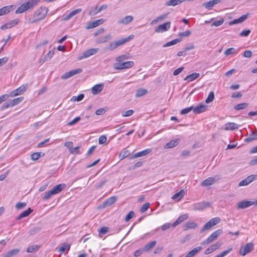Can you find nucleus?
I'll return each mask as SVG.
<instances>
[{
    "label": "nucleus",
    "instance_id": "nucleus-1",
    "mask_svg": "<svg viewBox=\"0 0 257 257\" xmlns=\"http://www.w3.org/2000/svg\"><path fill=\"white\" fill-rule=\"evenodd\" d=\"M23 100L24 97L23 96L19 97L13 99H10L8 101L3 103L1 109L3 110L5 109L15 106L20 103Z\"/></svg>",
    "mask_w": 257,
    "mask_h": 257
},
{
    "label": "nucleus",
    "instance_id": "nucleus-2",
    "mask_svg": "<svg viewBox=\"0 0 257 257\" xmlns=\"http://www.w3.org/2000/svg\"><path fill=\"white\" fill-rule=\"evenodd\" d=\"M47 12V9L45 8H41L40 9H38L35 14L36 18L34 19L30 18V23H34L39 21L42 20L45 17Z\"/></svg>",
    "mask_w": 257,
    "mask_h": 257
},
{
    "label": "nucleus",
    "instance_id": "nucleus-3",
    "mask_svg": "<svg viewBox=\"0 0 257 257\" xmlns=\"http://www.w3.org/2000/svg\"><path fill=\"white\" fill-rule=\"evenodd\" d=\"M253 248L254 244L252 243H247L240 247L239 250V254L242 256H244L246 254L252 251Z\"/></svg>",
    "mask_w": 257,
    "mask_h": 257
},
{
    "label": "nucleus",
    "instance_id": "nucleus-4",
    "mask_svg": "<svg viewBox=\"0 0 257 257\" xmlns=\"http://www.w3.org/2000/svg\"><path fill=\"white\" fill-rule=\"evenodd\" d=\"M28 88V85H22L19 88L15 89L10 92V97H13L19 95L23 94Z\"/></svg>",
    "mask_w": 257,
    "mask_h": 257
},
{
    "label": "nucleus",
    "instance_id": "nucleus-5",
    "mask_svg": "<svg viewBox=\"0 0 257 257\" xmlns=\"http://www.w3.org/2000/svg\"><path fill=\"white\" fill-rule=\"evenodd\" d=\"M257 179V175H251L247 177L245 179L241 181L239 184L238 186H247L251 183L253 181H255Z\"/></svg>",
    "mask_w": 257,
    "mask_h": 257
},
{
    "label": "nucleus",
    "instance_id": "nucleus-6",
    "mask_svg": "<svg viewBox=\"0 0 257 257\" xmlns=\"http://www.w3.org/2000/svg\"><path fill=\"white\" fill-rule=\"evenodd\" d=\"M210 206L209 202H200L193 205V209L196 211H201Z\"/></svg>",
    "mask_w": 257,
    "mask_h": 257
},
{
    "label": "nucleus",
    "instance_id": "nucleus-7",
    "mask_svg": "<svg viewBox=\"0 0 257 257\" xmlns=\"http://www.w3.org/2000/svg\"><path fill=\"white\" fill-rule=\"evenodd\" d=\"M65 187V185L64 184H60L55 186L51 190H49L47 192L50 196L52 197V196L60 193L61 191L63 190Z\"/></svg>",
    "mask_w": 257,
    "mask_h": 257
},
{
    "label": "nucleus",
    "instance_id": "nucleus-8",
    "mask_svg": "<svg viewBox=\"0 0 257 257\" xmlns=\"http://www.w3.org/2000/svg\"><path fill=\"white\" fill-rule=\"evenodd\" d=\"M98 50V48H91L89 50H87L83 53L82 56H79L78 58V59L79 60H81L84 58H88L92 55L95 54Z\"/></svg>",
    "mask_w": 257,
    "mask_h": 257
},
{
    "label": "nucleus",
    "instance_id": "nucleus-9",
    "mask_svg": "<svg viewBox=\"0 0 257 257\" xmlns=\"http://www.w3.org/2000/svg\"><path fill=\"white\" fill-rule=\"evenodd\" d=\"M82 71V70L80 68L72 70L70 71L65 72L61 76V78L62 79L65 80L74 76L75 74L81 73Z\"/></svg>",
    "mask_w": 257,
    "mask_h": 257
},
{
    "label": "nucleus",
    "instance_id": "nucleus-10",
    "mask_svg": "<svg viewBox=\"0 0 257 257\" xmlns=\"http://www.w3.org/2000/svg\"><path fill=\"white\" fill-rule=\"evenodd\" d=\"M19 22V19H14L11 20L4 25L1 26V29L2 30H5L11 28L13 27L18 25Z\"/></svg>",
    "mask_w": 257,
    "mask_h": 257
},
{
    "label": "nucleus",
    "instance_id": "nucleus-11",
    "mask_svg": "<svg viewBox=\"0 0 257 257\" xmlns=\"http://www.w3.org/2000/svg\"><path fill=\"white\" fill-rule=\"evenodd\" d=\"M171 23L167 22L166 23L160 25L155 30L156 32L163 33L168 31L170 28Z\"/></svg>",
    "mask_w": 257,
    "mask_h": 257
},
{
    "label": "nucleus",
    "instance_id": "nucleus-12",
    "mask_svg": "<svg viewBox=\"0 0 257 257\" xmlns=\"http://www.w3.org/2000/svg\"><path fill=\"white\" fill-rule=\"evenodd\" d=\"M122 45H123V43L121 39H119L111 42L109 45L106 47V49L108 51H112Z\"/></svg>",
    "mask_w": 257,
    "mask_h": 257
},
{
    "label": "nucleus",
    "instance_id": "nucleus-13",
    "mask_svg": "<svg viewBox=\"0 0 257 257\" xmlns=\"http://www.w3.org/2000/svg\"><path fill=\"white\" fill-rule=\"evenodd\" d=\"M254 205L253 201L243 200L237 203L238 209H245Z\"/></svg>",
    "mask_w": 257,
    "mask_h": 257
},
{
    "label": "nucleus",
    "instance_id": "nucleus-14",
    "mask_svg": "<svg viewBox=\"0 0 257 257\" xmlns=\"http://www.w3.org/2000/svg\"><path fill=\"white\" fill-rule=\"evenodd\" d=\"M104 22V20L103 19H100L95 21L90 22L87 24V26L86 27V29H90L94 28H95L100 25L102 24Z\"/></svg>",
    "mask_w": 257,
    "mask_h": 257
},
{
    "label": "nucleus",
    "instance_id": "nucleus-15",
    "mask_svg": "<svg viewBox=\"0 0 257 257\" xmlns=\"http://www.w3.org/2000/svg\"><path fill=\"white\" fill-rule=\"evenodd\" d=\"M221 246V243L217 242L212 245L209 246L205 251L204 253L205 254H209L214 251H215L216 249H218Z\"/></svg>",
    "mask_w": 257,
    "mask_h": 257
},
{
    "label": "nucleus",
    "instance_id": "nucleus-16",
    "mask_svg": "<svg viewBox=\"0 0 257 257\" xmlns=\"http://www.w3.org/2000/svg\"><path fill=\"white\" fill-rule=\"evenodd\" d=\"M117 200V197L113 196L108 198L105 200L104 202H103V204L101 205V207H106L114 203Z\"/></svg>",
    "mask_w": 257,
    "mask_h": 257
},
{
    "label": "nucleus",
    "instance_id": "nucleus-17",
    "mask_svg": "<svg viewBox=\"0 0 257 257\" xmlns=\"http://www.w3.org/2000/svg\"><path fill=\"white\" fill-rule=\"evenodd\" d=\"M152 151L151 149H146L142 151L137 152L133 155L132 157H131V159H135L137 158H139L142 156H145L149 154Z\"/></svg>",
    "mask_w": 257,
    "mask_h": 257
},
{
    "label": "nucleus",
    "instance_id": "nucleus-18",
    "mask_svg": "<svg viewBox=\"0 0 257 257\" xmlns=\"http://www.w3.org/2000/svg\"><path fill=\"white\" fill-rule=\"evenodd\" d=\"M103 87V83L96 84L91 88V93L94 95L97 94L102 90Z\"/></svg>",
    "mask_w": 257,
    "mask_h": 257
},
{
    "label": "nucleus",
    "instance_id": "nucleus-19",
    "mask_svg": "<svg viewBox=\"0 0 257 257\" xmlns=\"http://www.w3.org/2000/svg\"><path fill=\"white\" fill-rule=\"evenodd\" d=\"M207 108V106L205 104H200L195 107H193V111L195 114H199L205 112Z\"/></svg>",
    "mask_w": 257,
    "mask_h": 257
},
{
    "label": "nucleus",
    "instance_id": "nucleus-20",
    "mask_svg": "<svg viewBox=\"0 0 257 257\" xmlns=\"http://www.w3.org/2000/svg\"><path fill=\"white\" fill-rule=\"evenodd\" d=\"M180 141V139H175L174 140H172L171 141H170L169 143H167L164 146V149H171L173 148H174L175 147L177 146L178 144L179 143Z\"/></svg>",
    "mask_w": 257,
    "mask_h": 257
},
{
    "label": "nucleus",
    "instance_id": "nucleus-21",
    "mask_svg": "<svg viewBox=\"0 0 257 257\" xmlns=\"http://www.w3.org/2000/svg\"><path fill=\"white\" fill-rule=\"evenodd\" d=\"M248 15H249L248 14L243 15L241 16L240 17H239V18L234 19L232 21L230 22L229 23V25L230 26H231V25L237 24L238 23H241L244 22L245 20H246L248 18Z\"/></svg>",
    "mask_w": 257,
    "mask_h": 257
},
{
    "label": "nucleus",
    "instance_id": "nucleus-22",
    "mask_svg": "<svg viewBox=\"0 0 257 257\" xmlns=\"http://www.w3.org/2000/svg\"><path fill=\"white\" fill-rule=\"evenodd\" d=\"M222 230L221 229H218L213 232L210 235L207 237V241L210 242H213L221 234Z\"/></svg>",
    "mask_w": 257,
    "mask_h": 257
},
{
    "label": "nucleus",
    "instance_id": "nucleus-23",
    "mask_svg": "<svg viewBox=\"0 0 257 257\" xmlns=\"http://www.w3.org/2000/svg\"><path fill=\"white\" fill-rule=\"evenodd\" d=\"M82 11L81 9H77L72 12H71L69 14L65 16L63 18V20L64 21H68L72 17L74 16L75 15L80 13Z\"/></svg>",
    "mask_w": 257,
    "mask_h": 257
},
{
    "label": "nucleus",
    "instance_id": "nucleus-24",
    "mask_svg": "<svg viewBox=\"0 0 257 257\" xmlns=\"http://www.w3.org/2000/svg\"><path fill=\"white\" fill-rule=\"evenodd\" d=\"M239 125L234 122H228L225 124L224 130H235L238 128Z\"/></svg>",
    "mask_w": 257,
    "mask_h": 257
},
{
    "label": "nucleus",
    "instance_id": "nucleus-25",
    "mask_svg": "<svg viewBox=\"0 0 257 257\" xmlns=\"http://www.w3.org/2000/svg\"><path fill=\"white\" fill-rule=\"evenodd\" d=\"M202 249V247L201 246H198L194 248H193L192 250L190 251L184 257H193L198 252H199Z\"/></svg>",
    "mask_w": 257,
    "mask_h": 257
},
{
    "label": "nucleus",
    "instance_id": "nucleus-26",
    "mask_svg": "<svg viewBox=\"0 0 257 257\" xmlns=\"http://www.w3.org/2000/svg\"><path fill=\"white\" fill-rule=\"evenodd\" d=\"M133 20V17L132 16H127L121 19L118 21L119 24L127 25L130 22H132Z\"/></svg>",
    "mask_w": 257,
    "mask_h": 257
},
{
    "label": "nucleus",
    "instance_id": "nucleus-27",
    "mask_svg": "<svg viewBox=\"0 0 257 257\" xmlns=\"http://www.w3.org/2000/svg\"><path fill=\"white\" fill-rule=\"evenodd\" d=\"M111 35L107 34L106 36H105L104 37H101L98 38L96 40V43L97 44L104 43L106 42L109 40L111 39Z\"/></svg>",
    "mask_w": 257,
    "mask_h": 257
},
{
    "label": "nucleus",
    "instance_id": "nucleus-28",
    "mask_svg": "<svg viewBox=\"0 0 257 257\" xmlns=\"http://www.w3.org/2000/svg\"><path fill=\"white\" fill-rule=\"evenodd\" d=\"M13 10V6H7L0 9V16L8 14Z\"/></svg>",
    "mask_w": 257,
    "mask_h": 257
},
{
    "label": "nucleus",
    "instance_id": "nucleus-29",
    "mask_svg": "<svg viewBox=\"0 0 257 257\" xmlns=\"http://www.w3.org/2000/svg\"><path fill=\"white\" fill-rule=\"evenodd\" d=\"M20 252V249L16 248L8 251L5 254H3V257H12L16 255Z\"/></svg>",
    "mask_w": 257,
    "mask_h": 257
},
{
    "label": "nucleus",
    "instance_id": "nucleus-30",
    "mask_svg": "<svg viewBox=\"0 0 257 257\" xmlns=\"http://www.w3.org/2000/svg\"><path fill=\"white\" fill-rule=\"evenodd\" d=\"M215 182V179L212 177H209L201 182L202 186H208L212 185Z\"/></svg>",
    "mask_w": 257,
    "mask_h": 257
},
{
    "label": "nucleus",
    "instance_id": "nucleus-31",
    "mask_svg": "<svg viewBox=\"0 0 257 257\" xmlns=\"http://www.w3.org/2000/svg\"><path fill=\"white\" fill-rule=\"evenodd\" d=\"M188 217V214L186 213L180 215L178 219L172 225H178L182 223L184 220L187 219Z\"/></svg>",
    "mask_w": 257,
    "mask_h": 257
},
{
    "label": "nucleus",
    "instance_id": "nucleus-32",
    "mask_svg": "<svg viewBox=\"0 0 257 257\" xmlns=\"http://www.w3.org/2000/svg\"><path fill=\"white\" fill-rule=\"evenodd\" d=\"M199 76V74L197 73H193L191 74L187 75L184 80L187 81L188 82L192 81L197 79Z\"/></svg>",
    "mask_w": 257,
    "mask_h": 257
},
{
    "label": "nucleus",
    "instance_id": "nucleus-33",
    "mask_svg": "<svg viewBox=\"0 0 257 257\" xmlns=\"http://www.w3.org/2000/svg\"><path fill=\"white\" fill-rule=\"evenodd\" d=\"M185 0H170L166 3V6H175L180 4Z\"/></svg>",
    "mask_w": 257,
    "mask_h": 257
},
{
    "label": "nucleus",
    "instance_id": "nucleus-34",
    "mask_svg": "<svg viewBox=\"0 0 257 257\" xmlns=\"http://www.w3.org/2000/svg\"><path fill=\"white\" fill-rule=\"evenodd\" d=\"M238 49H235V48H230L227 49L224 51V54L225 56H228L231 54H236L239 52Z\"/></svg>",
    "mask_w": 257,
    "mask_h": 257
},
{
    "label": "nucleus",
    "instance_id": "nucleus-35",
    "mask_svg": "<svg viewBox=\"0 0 257 257\" xmlns=\"http://www.w3.org/2000/svg\"><path fill=\"white\" fill-rule=\"evenodd\" d=\"M184 194V192L183 190H181L179 192L175 194L172 196V199L173 200H176L177 201L180 200L182 197H183Z\"/></svg>",
    "mask_w": 257,
    "mask_h": 257
},
{
    "label": "nucleus",
    "instance_id": "nucleus-36",
    "mask_svg": "<svg viewBox=\"0 0 257 257\" xmlns=\"http://www.w3.org/2000/svg\"><path fill=\"white\" fill-rule=\"evenodd\" d=\"M33 210L30 208H28L27 210L23 211L19 216L17 217V219L19 220L22 218L28 216L31 212H32Z\"/></svg>",
    "mask_w": 257,
    "mask_h": 257
},
{
    "label": "nucleus",
    "instance_id": "nucleus-37",
    "mask_svg": "<svg viewBox=\"0 0 257 257\" xmlns=\"http://www.w3.org/2000/svg\"><path fill=\"white\" fill-rule=\"evenodd\" d=\"M148 93V90L144 88H139L137 90L135 96L136 97H141Z\"/></svg>",
    "mask_w": 257,
    "mask_h": 257
},
{
    "label": "nucleus",
    "instance_id": "nucleus-38",
    "mask_svg": "<svg viewBox=\"0 0 257 257\" xmlns=\"http://www.w3.org/2000/svg\"><path fill=\"white\" fill-rule=\"evenodd\" d=\"M29 9V6H27L26 4L25 3L24 4H22L16 10V14H21L26 10Z\"/></svg>",
    "mask_w": 257,
    "mask_h": 257
},
{
    "label": "nucleus",
    "instance_id": "nucleus-39",
    "mask_svg": "<svg viewBox=\"0 0 257 257\" xmlns=\"http://www.w3.org/2000/svg\"><path fill=\"white\" fill-rule=\"evenodd\" d=\"M156 241H152L147 244L145 245V246L143 248V250L144 251H147L149 250H150L151 248H153L156 244Z\"/></svg>",
    "mask_w": 257,
    "mask_h": 257
},
{
    "label": "nucleus",
    "instance_id": "nucleus-40",
    "mask_svg": "<svg viewBox=\"0 0 257 257\" xmlns=\"http://www.w3.org/2000/svg\"><path fill=\"white\" fill-rule=\"evenodd\" d=\"M220 219L219 217H215L211 219L207 222L205 223L204 225H216L220 223Z\"/></svg>",
    "mask_w": 257,
    "mask_h": 257
},
{
    "label": "nucleus",
    "instance_id": "nucleus-41",
    "mask_svg": "<svg viewBox=\"0 0 257 257\" xmlns=\"http://www.w3.org/2000/svg\"><path fill=\"white\" fill-rule=\"evenodd\" d=\"M40 248V246L38 245H36V244H34V245H32L30 246H29L27 249V252H35L36 251H37Z\"/></svg>",
    "mask_w": 257,
    "mask_h": 257
},
{
    "label": "nucleus",
    "instance_id": "nucleus-42",
    "mask_svg": "<svg viewBox=\"0 0 257 257\" xmlns=\"http://www.w3.org/2000/svg\"><path fill=\"white\" fill-rule=\"evenodd\" d=\"M108 231V227L103 226L98 229L99 236L102 237L103 235L105 234Z\"/></svg>",
    "mask_w": 257,
    "mask_h": 257
},
{
    "label": "nucleus",
    "instance_id": "nucleus-43",
    "mask_svg": "<svg viewBox=\"0 0 257 257\" xmlns=\"http://www.w3.org/2000/svg\"><path fill=\"white\" fill-rule=\"evenodd\" d=\"M45 154L42 152H36L32 154L31 156V159L32 160H37L41 156H44Z\"/></svg>",
    "mask_w": 257,
    "mask_h": 257
},
{
    "label": "nucleus",
    "instance_id": "nucleus-44",
    "mask_svg": "<svg viewBox=\"0 0 257 257\" xmlns=\"http://www.w3.org/2000/svg\"><path fill=\"white\" fill-rule=\"evenodd\" d=\"M248 104L247 103H242L235 105L234 106V108L235 110H239L246 108L248 106Z\"/></svg>",
    "mask_w": 257,
    "mask_h": 257
},
{
    "label": "nucleus",
    "instance_id": "nucleus-45",
    "mask_svg": "<svg viewBox=\"0 0 257 257\" xmlns=\"http://www.w3.org/2000/svg\"><path fill=\"white\" fill-rule=\"evenodd\" d=\"M180 41V39H174L173 40H172V41H171L170 42H168L165 43V44H164L163 45V47H170L171 46H172V45L176 44L177 43H178Z\"/></svg>",
    "mask_w": 257,
    "mask_h": 257
},
{
    "label": "nucleus",
    "instance_id": "nucleus-46",
    "mask_svg": "<svg viewBox=\"0 0 257 257\" xmlns=\"http://www.w3.org/2000/svg\"><path fill=\"white\" fill-rule=\"evenodd\" d=\"M130 154V151L127 150H124L122 152H121L118 156V158L120 160H122L126 157H127Z\"/></svg>",
    "mask_w": 257,
    "mask_h": 257
},
{
    "label": "nucleus",
    "instance_id": "nucleus-47",
    "mask_svg": "<svg viewBox=\"0 0 257 257\" xmlns=\"http://www.w3.org/2000/svg\"><path fill=\"white\" fill-rule=\"evenodd\" d=\"M39 2V0H29L26 4L29 6V9H30L36 6Z\"/></svg>",
    "mask_w": 257,
    "mask_h": 257
},
{
    "label": "nucleus",
    "instance_id": "nucleus-48",
    "mask_svg": "<svg viewBox=\"0 0 257 257\" xmlns=\"http://www.w3.org/2000/svg\"><path fill=\"white\" fill-rule=\"evenodd\" d=\"M70 248V244L69 243H64L62 246H61L59 251L61 252H63L65 251H68Z\"/></svg>",
    "mask_w": 257,
    "mask_h": 257
},
{
    "label": "nucleus",
    "instance_id": "nucleus-49",
    "mask_svg": "<svg viewBox=\"0 0 257 257\" xmlns=\"http://www.w3.org/2000/svg\"><path fill=\"white\" fill-rule=\"evenodd\" d=\"M129 58V54H124L116 58L115 60L118 62H121Z\"/></svg>",
    "mask_w": 257,
    "mask_h": 257
},
{
    "label": "nucleus",
    "instance_id": "nucleus-50",
    "mask_svg": "<svg viewBox=\"0 0 257 257\" xmlns=\"http://www.w3.org/2000/svg\"><path fill=\"white\" fill-rule=\"evenodd\" d=\"M214 98V92L213 91H211L209 93L208 97L205 100V102L207 103H209L212 102Z\"/></svg>",
    "mask_w": 257,
    "mask_h": 257
},
{
    "label": "nucleus",
    "instance_id": "nucleus-51",
    "mask_svg": "<svg viewBox=\"0 0 257 257\" xmlns=\"http://www.w3.org/2000/svg\"><path fill=\"white\" fill-rule=\"evenodd\" d=\"M224 22L223 19H220L219 20L214 21L211 25V26L218 27L221 26Z\"/></svg>",
    "mask_w": 257,
    "mask_h": 257
},
{
    "label": "nucleus",
    "instance_id": "nucleus-52",
    "mask_svg": "<svg viewBox=\"0 0 257 257\" xmlns=\"http://www.w3.org/2000/svg\"><path fill=\"white\" fill-rule=\"evenodd\" d=\"M214 6V4L213 2H212V0L206 3H204L203 4V6L207 9H211Z\"/></svg>",
    "mask_w": 257,
    "mask_h": 257
},
{
    "label": "nucleus",
    "instance_id": "nucleus-53",
    "mask_svg": "<svg viewBox=\"0 0 257 257\" xmlns=\"http://www.w3.org/2000/svg\"><path fill=\"white\" fill-rule=\"evenodd\" d=\"M193 106H191L190 107L185 108L184 109H183L181 111L180 114H182V115L187 114L189 112H190L191 110H193Z\"/></svg>",
    "mask_w": 257,
    "mask_h": 257
},
{
    "label": "nucleus",
    "instance_id": "nucleus-54",
    "mask_svg": "<svg viewBox=\"0 0 257 257\" xmlns=\"http://www.w3.org/2000/svg\"><path fill=\"white\" fill-rule=\"evenodd\" d=\"M113 68L115 70H122L124 69V64L123 63H115L113 65Z\"/></svg>",
    "mask_w": 257,
    "mask_h": 257
},
{
    "label": "nucleus",
    "instance_id": "nucleus-55",
    "mask_svg": "<svg viewBox=\"0 0 257 257\" xmlns=\"http://www.w3.org/2000/svg\"><path fill=\"white\" fill-rule=\"evenodd\" d=\"M54 54V50H50L46 55L44 56L45 58V60H49L53 57Z\"/></svg>",
    "mask_w": 257,
    "mask_h": 257
},
{
    "label": "nucleus",
    "instance_id": "nucleus-56",
    "mask_svg": "<svg viewBox=\"0 0 257 257\" xmlns=\"http://www.w3.org/2000/svg\"><path fill=\"white\" fill-rule=\"evenodd\" d=\"M79 147H76L75 148L71 147V148H70L69 152L70 153L74 155L79 154L80 153L79 150Z\"/></svg>",
    "mask_w": 257,
    "mask_h": 257
},
{
    "label": "nucleus",
    "instance_id": "nucleus-57",
    "mask_svg": "<svg viewBox=\"0 0 257 257\" xmlns=\"http://www.w3.org/2000/svg\"><path fill=\"white\" fill-rule=\"evenodd\" d=\"M123 64L124 69L130 68L134 65V62L132 61L123 62Z\"/></svg>",
    "mask_w": 257,
    "mask_h": 257
},
{
    "label": "nucleus",
    "instance_id": "nucleus-58",
    "mask_svg": "<svg viewBox=\"0 0 257 257\" xmlns=\"http://www.w3.org/2000/svg\"><path fill=\"white\" fill-rule=\"evenodd\" d=\"M231 249L232 248H230L226 250H224L216 255L215 257H224L231 250Z\"/></svg>",
    "mask_w": 257,
    "mask_h": 257
},
{
    "label": "nucleus",
    "instance_id": "nucleus-59",
    "mask_svg": "<svg viewBox=\"0 0 257 257\" xmlns=\"http://www.w3.org/2000/svg\"><path fill=\"white\" fill-rule=\"evenodd\" d=\"M135 215V213L133 211H130L126 215V216L125 217V221H128L131 219H132Z\"/></svg>",
    "mask_w": 257,
    "mask_h": 257
},
{
    "label": "nucleus",
    "instance_id": "nucleus-60",
    "mask_svg": "<svg viewBox=\"0 0 257 257\" xmlns=\"http://www.w3.org/2000/svg\"><path fill=\"white\" fill-rule=\"evenodd\" d=\"M27 205L26 202H18L16 204V208L17 209H21L24 208Z\"/></svg>",
    "mask_w": 257,
    "mask_h": 257
},
{
    "label": "nucleus",
    "instance_id": "nucleus-61",
    "mask_svg": "<svg viewBox=\"0 0 257 257\" xmlns=\"http://www.w3.org/2000/svg\"><path fill=\"white\" fill-rule=\"evenodd\" d=\"M97 8L96 7L91 8V10L88 13V15L91 16L96 15L97 14H98V12H97Z\"/></svg>",
    "mask_w": 257,
    "mask_h": 257
},
{
    "label": "nucleus",
    "instance_id": "nucleus-62",
    "mask_svg": "<svg viewBox=\"0 0 257 257\" xmlns=\"http://www.w3.org/2000/svg\"><path fill=\"white\" fill-rule=\"evenodd\" d=\"M134 113V111L132 109L128 110L122 113V116L123 117H128L131 116Z\"/></svg>",
    "mask_w": 257,
    "mask_h": 257
},
{
    "label": "nucleus",
    "instance_id": "nucleus-63",
    "mask_svg": "<svg viewBox=\"0 0 257 257\" xmlns=\"http://www.w3.org/2000/svg\"><path fill=\"white\" fill-rule=\"evenodd\" d=\"M106 140L107 138L105 136H101L100 137H99L98 143L99 144H103L106 142Z\"/></svg>",
    "mask_w": 257,
    "mask_h": 257
},
{
    "label": "nucleus",
    "instance_id": "nucleus-64",
    "mask_svg": "<svg viewBox=\"0 0 257 257\" xmlns=\"http://www.w3.org/2000/svg\"><path fill=\"white\" fill-rule=\"evenodd\" d=\"M250 31L249 30H245L241 31L239 36L241 37H247L250 34Z\"/></svg>",
    "mask_w": 257,
    "mask_h": 257
}]
</instances>
